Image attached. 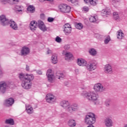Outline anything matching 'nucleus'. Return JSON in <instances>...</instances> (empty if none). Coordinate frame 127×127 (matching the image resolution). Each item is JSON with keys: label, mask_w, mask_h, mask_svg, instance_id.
Wrapping results in <instances>:
<instances>
[{"label": "nucleus", "mask_w": 127, "mask_h": 127, "mask_svg": "<svg viewBox=\"0 0 127 127\" xmlns=\"http://www.w3.org/2000/svg\"><path fill=\"white\" fill-rule=\"evenodd\" d=\"M60 105L64 109L67 108L66 111L70 114H73L74 112H78L79 111V105L76 103H73L70 105L69 101L64 100L61 102Z\"/></svg>", "instance_id": "1"}, {"label": "nucleus", "mask_w": 127, "mask_h": 127, "mask_svg": "<svg viewBox=\"0 0 127 127\" xmlns=\"http://www.w3.org/2000/svg\"><path fill=\"white\" fill-rule=\"evenodd\" d=\"M37 24L39 28H40L42 31L44 32L47 30L46 26H45V24H44L43 21L41 20H38V22H36L35 21H32L31 22L30 24V28L32 31H35V28H36Z\"/></svg>", "instance_id": "2"}, {"label": "nucleus", "mask_w": 127, "mask_h": 127, "mask_svg": "<svg viewBox=\"0 0 127 127\" xmlns=\"http://www.w3.org/2000/svg\"><path fill=\"white\" fill-rule=\"evenodd\" d=\"M84 120L85 124L89 125L87 127H95L92 125L96 123V118L95 117V114L94 113H88L87 115H86Z\"/></svg>", "instance_id": "3"}, {"label": "nucleus", "mask_w": 127, "mask_h": 127, "mask_svg": "<svg viewBox=\"0 0 127 127\" xmlns=\"http://www.w3.org/2000/svg\"><path fill=\"white\" fill-rule=\"evenodd\" d=\"M81 95L84 98H86L87 100L92 101V102L98 101V98H99V96L93 91H84L81 93Z\"/></svg>", "instance_id": "4"}, {"label": "nucleus", "mask_w": 127, "mask_h": 127, "mask_svg": "<svg viewBox=\"0 0 127 127\" xmlns=\"http://www.w3.org/2000/svg\"><path fill=\"white\" fill-rule=\"evenodd\" d=\"M12 89L13 88V83L10 81L6 83L4 81L0 82V91L2 94H4L6 91V89Z\"/></svg>", "instance_id": "5"}, {"label": "nucleus", "mask_w": 127, "mask_h": 127, "mask_svg": "<svg viewBox=\"0 0 127 127\" xmlns=\"http://www.w3.org/2000/svg\"><path fill=\"white\" fill-rule=\"evenodd\" d=\"M33 79H34V76H33V75L31 74L29 75L28 79L22 82V87L26 90L30 89L32 86L31 83H30V82H31Z\"/></svg>", "instance_id": "6"}, {"label": "nucleus", "mask_w": 127, "mask_h": 127, "mask_svg": "<svg viewBox=\"0 0 127 127\" xmlns=\"http://www.w3.org/2000/svg\"><path fill=\"white\" fill-rule=\"evenodd\" d=\"M59 8L61 12H64L65 13H69L71 10V7L67 5L66 4H62L59 6Z\"/></svg>", "instance_id": "7"}, {"label": "nucleus", "mask_w": 127, "mask_h": 127, "mask_svg": "<svg viewBox=\"0 0 127 127\" xmlns=\"http://www.w3.org/2000/svg\"><path fill=\"white\" fill-rule=\"evenodd\" d=\"M86 69L88 71H94L97 69V62L96 61L90 62L86 65Z\"/></svg>", "instance_id": "8"}, {"label": "nucleus", "mask_w": 127, "mask_h": 127, "mask_svg": "<svg viewBox=\"0 0 127 127\" xmlns=\"http://www.w3.org/2000/svg\"><path fill=\"white\" fill-rule=\"evenodd\" d=\"M10 20L6 18V17L4 15H1L0 16V24L2 26H6L9 24Z\"/></svg>", "instance_id": "9"}, {"label": "nucleus", "mask_w": 127, "mask_h": 127, "mask_svg": "<svg viewBox=\"0 0 127 127\" xmlns=\"http://www.w3.org/2000/svg\"><path fill=\"white\" fill-rule=\"evenodd\" d=\"M46 100L47 103H49L50 104H52V103H54L55 101H56V97L54 95L49 93L47 94L46 96Z\"/></svg>", "instance_id": "10"}, {"label": "nucleus", "mask_w": 127, "mask_h": 127, "mask_svg": "<svg viewBox=\"0 0 127 127\" xmlns=\"http://www.w3.org/2000/svg\"><path fill=\"white\" fill-rule=\"evenodd\" d=\"M94 89L96 92H103V91H106V88L103 86V85L101 83H97L94 85Z\"/></svg>", "instance_id": "11"}, {"label": "nucleus", "mask_w": 127, "mask_h": 127, "mask_svg": "<svg viewBox=\"0 0 127 127\" xmlns=\"http://www.w3.org/2000/svg\"><path fill=\"white\" fill-rule=\"evenodd\" d=\"M30 53V49L27 47H23L21 50V56H26Z\"/></svg>", "instance_id": "12"}, {"label": "nucleus", "mask_w": 127, "mask_h": 127, "mask_svg": "<svg viewBox=\"0 0 127 127\" xmlns=\"http://www.w3.org/2000/svg\"><path fill=\"white\" fill-rule=\"evenodd\" d=\"M46 75L48 77V81L51 83L52 82V81H53V77H54V75L52 74V69H48Z\"/></svg>", "instance_id": "13"}, {"label": "nucleus", "mask_w": 127, "mask_h": 127, "mask_svg": "<svg viewBox=\"0 0 127 127\" xmlns=\"http://www.w3.org/2000/svg\"><path fill=\"white\" fill-rule=\"evenodd\" d=\"M104 70L106 74H112L113 73V68H112V66L110 64H106L104 67Z\"/></svg>", "instance_id": "14"}, {"label": "nucleus", "mask_w": 127, "mask_h": 127, "mask_svg": "<svg viewBox=\"0 0 127 127\" xmlns=\"http://www.w3.org/2000/svg\"><path fill=\"white\" fill-rule=\"evenodd\" d=\"M10 27L12 28V29H13L14 30H17L18 29V27L17 26V24H16V23L14 22V21L12 20H10L9 21V24Z\"/></svg>", "instance_id": "15"}, {"label": "nucleus", "mask_w": 127, "mask_h": 127, "mask_svg": "<svg viewBox=\"0 0 127 127\" xmlns=\"http://www.w3.org/2000/svg\"><path fill=\"white\" fill-rule=\"evenodd\" d=\"M30 75L28 74H26V76L23 73H19V78L20 80V81H22V82H24V81H26V80L28 79V76Z\"/></svg>", "instance_id": "16"}, {"label": "nucleus", "mask_w": 127, "mask_h": 127, "mask_svg": "<svg viewBox=\"0 0 127 127\" xmlns=\"http://www.w3.org/2000/svg\"><path fill=\"white\" fill-rule=\"evenodd\" d=\"M105 125L107 127H113V121L109 118H107L105 120Z\"/></svg>", "instance_id": "17"}, {"label": "nucleus", "mask_w": 127, "mask_h": 127, "mask_svg": "<svg viewBox=\"0 0 127 127\" xmlns=\"http://www.w3.org/2000/svg\"><path fill=\"white\" fill-rule=\"evenodd\" d=\"M77 64L79 66H86L87 65V62L83 59H78L77 60Z\"/></svg>", "instance_id": "18"}, {"label": "nucleus", "mask_w": 127, "mask_h": 127, "mask_svg": "<svg viewBox=\"0 0 127 127\" xmlns=\"http://www.w3.org/2000/svg\"><path fill=\"white\" fill-rule=\"evenodd\" d=\"M13 103H14V99L12 98H10L5 101L6 106H12Z\"/></svg>", "instance_id": "19"}, {"label": "nucleus", "mask_w": 127, "mask_h": 127, "mask_svg": "<svg viewBox=\"0 0 127 127\" xmlns=\"http://www.w3.org/2000/svg\"><path fill=\"white\" fill-rule=\"evenodd\" d=\"M85 3H88L89 2L91 5H97V1L98 0H84Z\"/></svg>", "instance_id": "20"}, {"label": "nucleus", "mask_w": 127, "mask_h": 127, "mask_svg": "<svg viewBox=\"0 0 127 127\" xmlns=\"http://www.w3.org/2000/svg\"><path fill=\"white\" fill-rule=\"evenodd\" d=\"M65 60H69V59H73V55L70 52H66L64 54Z\"/></svg>", "instance_id": "21"}, {"label": "nucleus", "mask_w": 127, "mask_h": 127, "mask_svg": "<svg viewBox=\"0 0 127 127\" xmlns=\"http://www.w3.org/2000/svg\"><path fill=\"white\" fill-rule=\"evenodd\" d=\"M68 125L70 127H76V121L73 119H70L68 122Z\"/></svg>", "instance_id": "22"}, {"label": "nucleus", "mask_w": 127, "mask_h": 127, "mask_svg": "<svg viewBox=\"0 0 127 127\" xmlns=\"http://www.w3.org/2000/svg\"><path fill=\"white\" fill-rule=\"evenodd\" d=\"M88 52L91 56H96L97 55V51L94 48L89 49Z\"/></svg>", "instance_id": "23"}, {"label": "nucleus", "mask_w": 127, "mask_h": 127, "mask_svg": "<svg viewBox=\"0 0 127 127\" xmlns=\"http://www.w3.org/2000/svg\"><path fill=\"white\" fill-rule=\"evenodd\" d=\"M5 124L6 125H10V126H13L14 125V120H13V119H7L5 121Z\"/></svg>", "instance_id": "24"}, {"label": "nucleus", "mask_w": 127, "mask_h": 127, "mask_svg": "<svg viewBox=\"0 0 127 127\" xmlns=\"http://www.w3.org/2000/svg\"><path fill=\"white\" fill-rule=\"evenodd\" d=\"M51 60L53 64H56V63H57L58 61L57 59V55L56 54L53 55L51 58Z\"/></svg>", "instance_id": "25"}, {"label": "nucleus", "mask_w": 127, "mask_h": 127, "mask_svg": "<svg viewBox=\"0 0 127 127\" xmlns=\"http://www.w3.org/2000/svg\"><path fill=\"white\" fill-rule=\"evenodd\" d=\"M117 38L118 39H123V38H124V33H123V31L122 30H119L117 32Z\"/></svg>", "instance_id": "26"}, {"label": "nucleus", "mask_w": 127, "mask_h": 127, "mask_svg": "<svg viewBox=\"0 0 127 127\" xmlns=\"http://www.w3.org/2000/svg\"><path fill=\"white\" fill-rule=\"evenodd\" d=\"M28 11L31 13H33L35 11V7L33 5H29L27 8Z\"/></svg>", "instance_id": "27"}, {"label": "nucleus", "mask_w": 127, "mask_h": 127, "mask_svg": "<svg viewBox=\"0 0 127 127\" xmlns=\"http://www.w3.org/2000/svg\"><path fill=\"white\" fill-rule=\"evenodd\" d=\"M102 15H103L105 16V15H109V14H111V11H108V10L106 9H104L101 11Z\"/></svg>", "instance_id": "28"}, {"label": "nucleus", "mask_w": 127, "mask_h": 127, "mask_svg": "<svg viewBox=\"0 0 127 127\" xmlns=\"http://www.w3.org/2000/svg\"><path fill=\"white\" fill-rule=\"evenodd\" d=\"M71 31H72V28H64V32L66 35L70 34Z\"/></svg>", "instance_id": "29"}, {"label": "nucleus", "mask_w": 127, "mask_h": 127, "mask_svg": "<svg viewBox=\"0 0 127 127\" xmlns=\"http://www.w3.org/2000/svg\"><path fill=\"white\" fill-rule=\"evenodd\" d=\"M56 76H57V78H58V79L62 80V79H63V78H64V77H65V74H64V73H63L57 72L56 73Z\"/></svg>", "instance_id": "30"}, {"label": "nucleus", "mask_w": 127, "mask_h": 127, "mask_svg": "<svg viewBox=\"0 0 127 127\" xmlns=\"http://www.w3.org/2000/svg\"><path fill=\"white\" fill-rule=\"evenodd\" d=\"M26 110L29 115H30L33 113V108L30 107V106H28L27 108H26Z\"/></svg>", "instance_id": "31"}, {"label": "nucleus", "mask_w": 127, "mask_h": 127, "mask_svg": "<svg viewBox=\"0 0 127 127\" xmlns=\"http://www.w3.org/2000/svg\"><path fill=\"white\" fill-rule=\"evenodd\" d=\"M75 26L77 29H82L83 28V24L81 23H75Z\"/></svg>", "instance_id": "32"}, {"label": "nucleus", "mask_w": 127, "mask_h": 127, "mask_svg": "<svg viewBox=\"0 0 127 127\" xmlns=\"http://www.w3.org/2000/svg\"><path fill=\"white\" fill-rule=\"evenodd\" d=\"M113 18H114L115 20H117V19H119V18H120V16H119V14L117 12H114L113 13Z\"/></svg>", "instance_id": "33"}, {"label": "nucleus", "mask_w": 127, "mask_h": 127, "mask_svg": "<svg viewBox=\"0 0 127 127\" xmlns=\"http://www.w3.org/2000/svg\"><path fill=\"white\" fill-rule=\"evenodd\" d=\"M89 21L90 22H96V21H97V18H96V16H91L89 18Z\"/></svg>", "instance_id": "34"}, {"label": "nucleus", "mask_w": 127, "mask_h": 127, "mask_svg": "<svg viewBox=\"0 0 127 127\" xmlns=\"http://www.w3.org/2000/svg\"><path fill=\"white\" fill-rule=\"evenodd\" d=\"M105 105L106 107H109L111 106V100L107 99L105 102Z\"/></svg>", "instance_id": "35"}, {"label": "nucleus", "mask_w": 127, "mask_h": 127, "mask_svg": "<svg viewBox=\"0 0 127 127\" xmlns=\"http://www.w3.org/2000/svg\"><path fill=\"white\" fill-rule=\"evenodd\" d=\"M110 41H111V37L109 36H107L106 38L104 40L105 44H108Z\"/></svg>", "instance_id": "36"}, {"label": "nucleus", "mask_w": 127, "mask_h": 127, "mask_svg": "<svg viewBox=\"0 0 127 127\" xmlns=\"http://www.w3.org/2000/svg\"><path fill=\"white\" fill-rule=\"evenodd\" d=\"M9 1L11 4H17V3L19 2V0H10Z\"/></svg>", "instance_id": "37"}, {"label": "nucleus", "mask_w": 127, "mask_h": 127, "mask_svg": "<svg viewBox=\"0 0 127 127\" xmlns=\"http://www.w3.org/2000/svg\"><path fill=\"white\" fill-rule=\"evenodd\" d=\"M20 8V6L15 5L14 7V10H16V11H18V12H20V11H22L21 9H19Z\"/></svg>", "instance_id": "38"}, {"label": "nucleus", "mask_w": 127, "mask_h": 127, "mask_svg": "<svg viewBox=\"0 0 127 127\" xmlns=\"http://www.w3.org/2000/svg\"><path fill=\"white\" fill-rule=\"evenodd\" d=\"M56 42H58V43H60L62 42V39L60 38L59 36H57L55 39Z\"/></svg>", "instance_id": "39"}, {"label": "nucleus", "mask_w": 127, "mask_h": 127, "mask_svg": "<svg viewBox=\"0 0 127 127\" xmlns=\"http://www.w3.org/2000/svg\"><path fill=\"white\" fill-rule=\"evenodd\" d=\"M48 22H53L54 21V18L49 17L48 18Z\"/></svg>", "instance_id": "40"}, {"label": "nucleus", "mask_w": 127, "mask_h": 127, "mask_svg": "<svg viewBox=\"0 0 127 127\" xmlns=\"http://www.w3.org/2000/svg\"><path fill=\"white\" fill-rule=\"evenodd\" d=\"M121 0H112V4H117L118 2H120Z\"/></svg>", "instance_id": "41"}, {"label": "nucleus", "mask_w": 127, "mask_h": 127, "mask_svg": "<svg viewBox=\"0 0 127 127\" xmlns=\"http://www.w3.org/2000/svg\"><path fill=\"white\" fill-rule=\"evenodd\" d=\"M64 26V28H72V27H71V25L68 23L65 24Z\"/></svg>", "instance_id": "42"}, {"label": "nucleus", "mask_w": 127, "mask_h": 127, "mask_svg": "<svg viewBox=\"0 0 127 127\" xmlns=\"http://www.w3.org/2000/svg\"><path fill=\"white\" fill-rule=\"evenodd\" d=\"M65 50H69L70 49V45H65L64 47Z\"/></svg>", "instance_id": "43"}, {"label": "nucleus", "mask_w": 127, "mask_h": 127, "mask_svg": "<svg viewBox=\"0 0 127 127\" xmlns=\"http://www.w3.org/2000/svg\"><path fill=\"white\" fill-rule=\"evenodd\" d=\"M36 73L37 74H38V75H42V71L40 69L36 70Z\"/></svg>", "instance_id": "44"}, {"label": "nucleus", "mask_w": 127, "mask_h": 127, "mask_svg": "<svg viewBox=\"0 0 127 127\" xmlns=\"http://www.w3.org/2000/svg\"><path fill=\"white\" fill-rule=\"evenodd\" d=\"M83 9L84 11H89V7L87 6L83 7Z\"/></svg>", "instance_id": "45"}, {"label": "nucleus", "mask_w": 127, "mask_h": 127, "mask_svg": "<svg viewBox=\"0 0 127 127\" xmlns=\"http://www.w3.org/2000/svg\"><path fill=\"white\" fill-rule=\"evenodd\" d=\"M47 54H52V51L50 49H49V48H47Z\"/></svg>", "instance_id": "46"}, {"label": "nucleus", "mask_w": 127, "mask_h": 127, "mask_svg": "<svg viewBox=\"0 0 127 127\" xmlns=\"http://www.w3.org/2000/svg\"><path fill=\"white\" fill-rule=\"evenodd\" d=\"M68 1H70L72 3H75V2H76L77 0H67Z\"/></svg>", "instance_id": "47"}, {"label": "nucleus", "mask_w": 127, "mask_h": 127, "mask_svg": "<svg viewBox=\"0 0 127 127\" xmlns=\"http://www.w3.org/2000/svg\"><path fill=\"white\" fill-rule=\"evenodd\" d=\"M26 71H29V66L27 64L26 65Z\"/></svg>", "instance_id": "48"}, {"label": "nucleus", "mask_w": 127, "mask_h": 127, "mask_svg": "<svg viewBox=\"0 0 127 127\" xmlns=\"http://www.w3.org/2000/svg\"><path fill=\"white\" fill-rule=\"evenodd\" d=\"M40 16L42 19H44V17H45V15L44 14H41Z\"/></svg>", "instance_id": "49"}, {"label": "nucleus", "mask_w": 127, "mask_h": 127, "mask_svg": "<svg viewBox=\"0 0 127 127\" xmlns=\"http://www.w3.org/2000/svg\"><path fill=\"white\" fill-rule=\"evenodd\" d=\"M10 0H0V1L1 2H3V1H7V2H9Z\"/></svg>", "instance_id": "50"}, {"label": "nucleus", "mask_w": 127, "mask_h": 127, "mask_svg": "<svg viewBox=\"0 0 127 127\" xmlns=\"http://www.w3.org/2000/svg\"><path fill=\"white\" fill-rule=\"evenodd\" d=\"M46 0H48V1H50V0H43V2L44 1H46Z\"/></svg>", "instance_id": "51"}, {"label": "nucleus", "mask_w": 127, "mask_h": 127, "mask_svg": "<svg viewBox=\"0 0 127 127\" xmlns=\"http://www.w3.org/2000/svg\"><path fill=\"white\" fill-rule=\"evenodd\" d=\"M41 2H43V0H39Z\"/></svg>", "instance_id": "52"}, {"label": "nucleus", "mask_w": 127, "mask_h": 127, "mask_svg": "<svg viewBox=\"0 0 127 127\" xmlns=\"http://www.w3.org/2000/svg\"><path fill=\"white\" fill-rule=\"evenodd\" d=\"M124 127H127V124L125 125L124 126Z\"/></svg>", "instance_id": "53"}, {"label": "nucleus", "mask_w": 127, "mask_h": 127, "mask_svg": "<svg viewBox=\"0 0 127 127\" xmlns=\"http://www.w3.org/2000/svg\"><path fill=\"white\" fill-rule=\"evenodd\" d=\"M76 71H78V69H76Z\"/></svg>", "instance_id": "54"}]
</instances>
